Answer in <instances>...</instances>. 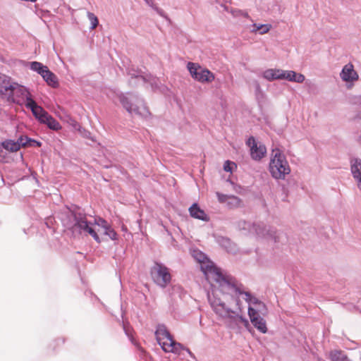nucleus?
<instances>
[{
	"mask_svg": "<svg viewBox=\"0 0 361 361\" xmlns=\"http://www.w3.org/2000/svg\"><path fill=\"white\" fill-rule=\"evenodd\" d=\"M63 221L74 236L90 235L97 243L101 242L100 238L92 228V222L87 220V214L80 208L68 210Z\"/></svg>",
	"mask_w": 361,
	"mask_h": 361,
	"instance_id": "nucleus-1",
	"label": "nucleus"
},
{
	"mask_svg": "<svg viewBox=\"0 0 361 361\" xmlns=\"http://www.w3.org/2000/svg\"><path fill=\"white\" fill-rule=\"evenodd\" d=\"M195 259L201 263V269L204 273L206 279L214 286L213 282H215L220 288V291L235 290L240 293L235 285L234 279L230 276H224L220 269L217 268L213 262L210 261L204 262L206 257L202 253L199 252L195 256Z\"/></svg>",
	"mask_w": 361,
	"mask_h": 361,
	"instance_id": "nucleus-2",
	"label": "nucleus"
},
{
	"mask_svg": "<svg viewBox=\"0 0 361 361\" xmlns=\"http://www.w3.org/2000/svg\"><path fill=\"white\" fill-rule=\"evenodd\" d=\"M269 171L272 178L276 180H285L286 176L291 171L286 156L279 148L272 149Z\"/></svg>",
	"mask_w": 361,
	"mask_h": 361,
	"instance_id": "nucleus-3",
	"label": "nucleus"
},
{
	"mask_svg": "<svg viewBox=\"0 0 361 361\" xmlns=\"http://www.w3.org/2000/svg\"><path fill=\"white\" fill-rule=\"evenodd\" d=\"M208 298L212 310L218 316L224 319H230L235 322H241L245 327L249 326L247 319L240 315L238 312L228 307L220 298H216L215 295H213V298H212L210 295H208Z\"/></svg>",
	"mask_w": 361,
	"mask_h": 361,
	"instance_id": "nucleus-4",
	"label": "nucleus"
},
{
	"mask_svg": "<svg viewBox=\"0 0 361 361\" xmlns=\"http://www.w3.org/2000/svg\"><path fill=\"white\" fill-rule=\"evenodd\" d=\"M119 100L123 106L130 114H135L144 118H147L150 114L143 99L135 94H121L119 95Z\"/></svg>",
	"mask_w": 361,
	"mask_h": 361,
	"instance_id": "nucleus-5",
	"label": "nucleus"
},
{
	"mask_svg": "<svg viewBox=\"0 0 361 361\" xmlns=\"http://www.w3.org/2000/svg\"><path fill=\"white\" fill-rule=\"evenodd\" d=\"M12 85L13 87L11 88V90L8 91V94L6 96L8 102L20 106H25L27 103H30V101L33 100L28 88L15 81Z\"/></svg>",
	"mask_w": 361,
	"mask_h": 361,
	"instance_id": "nucleus-6",
	"label": "nucleus"
},
{
	"mask_svg": "<svg viewBox=\"0 0 361 361\" xmlns=\"http://www.w3.org/2000/svg\"><path fill=\"white\" fill-rule=\"evenodd\" d=\"M251 234L259 238L273 240L275 243L283 242L287 238L283 232H279L262 222L252 223Z\"/></svg>",
	"mask_w": 361,
	"mask_h": 361,
	"instance_id": "nucleus-7",
	"label": "nucleus"
},
{
	"mask_svg": "<svg viewBox=\"0 0 361 361\" xmlns=\"http://www.w3.org/2000/svg\"><path fill=\"white\" fill-rule=\"evenodd\" d=\"M234 283L240 293H239L238 291L226 290H222L221 292L223 293L229 294V295H233L234 293L237 295H240L244 294L245 296V300L250 305L248 307V310L252 309V310H255V315H262L263 317L267 316L268 314V310H267L266 305L262 301L257 299V298L253 297L249 292H245V291L242 290L240 289V288L235 283V279H234Z\"/></svg>",
	"mask_w": 361,
	"mask_h": 361,
	"instance_id": "nucleus-8",
	"label": "nucleus"
},
{
	"mask_svg": "<svg viewBox=\"0 0 361 361\" xmlns=\"http://www.w3.org/2000/svg\"><path fill=\"white\" fill-rule=\"evenodd\" d=\"M150 275L154 283L161 288H166L172 279L169 269L158 262H155L151 267Z\"/></svg>",
	"mask_w": 361,
	"mask_h": 361,
	"instance_id": "nucleus-9",
	"label": "nucleus"
},
{
	"mask_svg": "<svg viewBox=\"0 0 361 361\" xmlns=\"http://www.w3.org/2000/svg\"><path fill=\"white\" fill-rule=\"evenodd\" d=\"M187 68L192 78L200 82H212L215 78L213 73L197 63L188 62Z\"/></svg>",
	"mask_w": 361,
	"mask_h": 361,
	"instance_id": "nucleus-10",
	"label": "nucleus"
},
{
	"mask_svg": "<svg viewBox=\"0 0 361 361\" xmlns=\"http://www.w3.org/2000/svg\"><path fill=\"white\" fill-rule=\"evenodd\" d=\"M246 145L250 147V154L254 161H261L267 154L266 146L259 142H257L253 136H250L246 141Z\"/></svg>",
	"mask_w": 361,
	"mask_h": 361,
	"instance_id": "nucleus-11",
	"label": "nucleus"
},
{
	"mask_svg": "<svg viewBox=\"0 0 361 361\" xmlns=\"http://www.w3.org/2000/svg\"><path fill=\"white\" fill-rule=\"evenodd\" d=\"M248 316L252 324L260 333L266 334L267 332V322L262 315H255V310H247Z\"/></svg>",
	"mask_w": 361,
	"mask_h": 361,
	"instance_id": "nucleus-12",
	"label": "nucleus"
},
{
	"mask_svg": "<svg viewBox=\"0 0 361 361\" xmlns=\"http://www.w3.org/2000/svg\"><path fill=\"white\" fill-rule=\"evenodd\" d=\"M341 78L347 82H353L358 80V74L355 71L352 63H348L345 65L340 73Z\"/></svg>",
	"mask_w": 361,
	"mask_h": 361,
	"instance_id": "nucleus-13",
	"label": "nucleus"
},
{
	"mask_svg": "<svg viewBox=\"0 0 361 361\" xmlns=\"http://www.w3.org/2000/svg\"><path fill=\"white\" fill-rule=\"evenodd\" d=\"M162 350L166 353H172L178 355L180 353L181 350H185L190 356H193L188 348H185L181 343L174 341L173 338L168 343H162Z\"/></svg>",
	"mask_w": 361,
	"mask_h": 361,
	"instance_id": "nucleus-14",
	"label": "nucleus"
},
{
	"mask_svg": "<svg viewBox=\"0 0 361 361\" xmlns=\"http://www.w3.org/2000/svg\"><path fill=\"white\" fill-rule=\"evenodd\" d=\"M156 339L159 345L162 348V343H168L172 340L173 336L167 330L164 324H158L155 331Z\"/></svg>",
	"mask_w": 361,
	"mask_h": 361,
	"instance_id": "nucleus-15",
	"label": "nucleus"
},
{
	"mask_svg": "<svg viewBox=\"0 0 361 361\" xmlns=\"http://www.w3.org/2000/svg\"><path fill=\"white\" fill-rule=\"evenodd\" d=\"M25 107L30 109L33 116L40 122L47 116L48 112L46 111L42 106H39L33 99L30 103L25 104Z\"/></svg>",
	"mask_w": 361,
	"mask_h": 361,
	"instance_id": "nucleus-16",
	"label": "nucleus"
},
{
	"mask_svg": "<svg viewBox=\"0 0 361 361\" xmlns=\"http://www.w3.org/2000/svg\"><path fill=\"white\" fill-rule=\"evenodd\" d=\"M351 173L357 183V187L361 190V159L355 158L350 160Z\"/></svg>",
	"mask_w": 361,
	"mask_h": 361,
	"instance_id": "nucleus-17",
	"label": "nucleus"
},
{
	"mask_svg": "<svg viewBox=\"0 0 361 361\" xmlns=\"http://www.w3.org/2000/svg\"><path fill=\"white\" fill-rule=\"evenodd\" d=\"M14 80L9 76L0 73V95L2 97H5L8 94L9 90H11V87H13L12 85L13 84Z\"/></svg>",
	"mask_w": 361,
	"mask_h": 361,
	"instance_id": "nucleus-18",
	"label": "nucleus"
},
{
	"mask_svg": "<svg viewBox=\"0 0 361 361\" xmlns=\"http://www.w3.org/2000/svg\"><path fill=\"white\" fill-rule=\"evenodd\" d=\"M189 212L192 217L202 221H208L209 218L204 210L201 209L197 203L192 204L189 208Z\"/></svg>",
	"mask_w": 361,
	"mask_h": 361,
	"instance_id": "nucleus-19",
	"label": "nucleus"
},
{
	"mask_svg": "<svg viewBox=\"0 0 361 361\" xmlns=\"http://www.w3.org/2000/svg\"><path fill=\"white\" fill-rule=\"evenodd\" d=\"M128 74L130 76L129 83L131 86H135L138 85L140 82H145L148 80L141 74L139 71L134 70L133 68L128 69Z\"/></svg>",
	"mask_w": 361,
	"mask_h": 361,
	"instance_id": "nucleus-20",
	"label": "nucleus"
},
{
	"mask_svg": "<svg viewBox=\"0 0 361 361\" xmlns=\"http://www.w3.org/2000/svg\"><path fill=\"white\" fill-rule=\"evenodd\" d=\"M41 76L49 86L54 88H56L59 86V80L57 76L51 71H49L48 68L44 69Z\"/></svg>",
	"mask_w": 361,
	"mask_h": 361,
	"instance_id": "nucleus-21",
	"label": "nucleus"
},
{
	"mask_svg": "<svg viewBox=\"0 0 361 361\" xmlns=\"http://www.w3.org/2000/svg\"><path fill=\"white\" fill-rule=\"evenodd\" d=\"M42 123L46 124L50 129L54 130H59L61 128V126L54 117L49 114L43 120Z\"/></svg>",
	"mask_w": 361,
	"mask_h": 361,
	"instance_id": "nucleus-22",
	"label": "nucleus"
},
{
	"mask_svg": "<svg viewBox=\"0 0 361 361\" xmlns=\"http://www.w3.org/2000/svg\"><path fill=\"white\" fill-rule=\"evenodd\" d=\"M236 228L242 231L244 234H251L252 228V223L245 220H240L235 224Z\"/></svg>",
	"mask_w": 361,
	"mask_h": 361,
	"instance_id": "nucleus-23",
	"label": "nucleus"
},
{
	"mask_svg": "<svg viewBox=\"0 0 361 361\" xmlns=\"http://www.w3.org/2000/svg\"><path fill=\"white\" fill-rule=\"evenodd\" d=\"M329 358L331 361H347L349 359L343 351L338 350H331Z\"/></svg>",
	"mask_w": 361,
	"mask_h": 361,
	"instance_id": "nucleus-24",
	"label": "nucleus"
},
{
	"mask_svg": "<svg viewBox=\"0 0 361 361\" xmlns=\"http://www.w3.org/2000/svg\"><path fill=\"white\" fill-rule=\"evenodd\" d=\"M253 29L251 30L252 32H259L260 35L267 33L271 28L270 24H252Z\"/></svg>",
	"mask_w": 361,
	"mask_h": 361,
	"instance_id": "nucleus-25",
	"label": "nucleus"
},
{
	"mask_svg": "<svg viewBox=\"0 0 361 361\" xmlns=\"http://www.w3.org/2000/svg\"><path fill=\"white\" fill-rule=\"evenodd\" d=\"M2 146L4 149L10 151V152H17L20 149V145L19 143L12 140H6L2 142Z\"/></svg>",
	"mask_w": 361,
	"mask_h": 361,
	"instance_id": "nucleus-26",
	"label": "nucleus"
},
{
	"mask_svg": "<svg viewBox=\"0 0 361 361\" xmlns=\"http://www.w3.org/2000/svg\"><path fill=\"white\" fill-rule=\"evenodd\" d=\"M47 66L43 65L42 63L37 61H32L30 63V69L37 72L38 74L42 75V72L44 69H47Z\"/></svg>",
	"mask_w": 361,
	"mask_h": 361,
	"instance_id": "nucleus-27",
	"label": "nucleus"
},
{
	"mask_svg": "<svg viewBox=\"0 0 361 361\" xmlns=\"http://www.w3.org/2000/svg\"><path fill=\"white\" fill-rule=\"evenodd\" d=\"M276 71L274 69H267L263 73V78L269 81L276 80L279 76L275 75Z\"/></svg>",
	"mask_w": 361,
	"mask_h": 361,
	"instance_id": "nucleus-28",
	"label": "nucleus"
},
{
	"mask_svg": "<svg viewBox=\"0 0 361 361\" xmlns=\"http://www.w3.org/2000/svg\"><path fill=\"white\" fill-rule=\"evenodd\" d=\"M87 16L91 23L90 29L94 30L99 24L97 17L93 13H91L90 11L87 13Z\"/></svg>",
	"mask_w": 361,
	"mask_h": 361,
	"instance_id": "nucleus-29",
	"label": "nucleus"
},
{
	"mask_svg": "<svg viewBox=\"0 0 361 361\" xmlns=\"http://www.w3.org/2000/svg\"><path fill=\"white\" fill-rule=\"evenodd\" d=\"M232 16L235 18L243 17L246 18H250V16L248 13L245 11L240 10V9H233L231 11Z\"/></svg>",
	"mask_w": 361,
	"mask_h": 361,
	"instance_id": "nucleus-30",
	"label": "nucleus"
},
{
	"mask_svg": "<svg viewBox=\"0 0 361 361\" xmlns=\"http://www.w3.org/2000/svg\"><path fill=\"white\" fill-rule=\"evenodd\" d=\"M104 234L109 236L113 240H117L118 235L110 225L104 229Z\"/></svg>",
	"mask_w": 361,
	"mask_h": 361,
	"instance_id": "nucleus-31",
	"label": "nucleus"
},
{
	"mask_svg": "<svg viewBox=\"0 0 361 361\" xmlns=\"http://www.w3.org/2000/svg\"><path fill=\"white\" fill-rule=\"evenodd\" d=\"M31 138H29L27 137H20L17 142L19 143L20 147H26V146H32V144H30Z\"/></svg>",
	"mask_w": 361,
	"mask_h": 361,
	"instance_id": "nucleus-32",
	"label": "nucleus"
},
{
	"mask_svg": "<svg viewBox=\"0 0 361 361\" xmlns=\"http://www.w3.org/2000/svg\"><path fill=\"white\" fill-rule=\"evenodd\" d=\"M92 224H93V225L95 224V225H97V226L102 227V228H104V230L109 226L108 222L105 219H104L101 217L94 219V221Z\"/></svg>",
	"mask_w": 361,
	"mask_h": 361,
	"instance_id": "nucleus-33",
	"label": "nucleus"
},
{
	"mask_svg": "<svg viewBox=\"0 0 361 361\" xmlns=\"http://www.w3.org/2000/svg\"><path fill=\"white\" fill-rule=\"evenodd\" d=\"M295 74L296 73L293 71H286V73L284 74V79L290 82H294L295 80Z\"/></svg>",
	"mask_w": 361,
	"mask_h": 361,
	"instance_id": "nucleus-34",
	"label": "nucleus"
},
{
	"mask_svg": "<svg viewBox=\"0 0 361 361\" xmlns=\"http://www.w3.org/2000/svg\"><path fill=\"white\" fill-rule=\"evenodd\" d=\"M228 199L231 201L228 202V203L233 204L235 207L240 206V204L241 203L240 199L236 196H234V195L230 196V197H228Z\"/></svg>",
	"mask_w": 361,
	"mask_h": 361,
	"instance_id": "nucleus-35",
	"label": "nucleus"
},
{
	"mask_svg": "<svg viewBox=\"0 0 361 361\" xmlns=\"http://www.w3.org/2000/svg\"><path fill=\"white\" fill-rule=\"evenodd\" d=\"M233 166H235V163L228 160L224 164V169L227 172H232Z\"/></svg>",
	"mask_w": 361,
	"mask_h": 361,
	"instance_id": "nucleus-36",
	"label": "nucleus"
},
{
	"mask_svg": "<svg viewBox=\"0 0 361 361\" xmlns=\"http://www.w3.org/2000/svg\"><path fill=\"white\" fill-rule=\"evenodd\" d=\"M276 71L275 75L279 76V78H276V80H283L284 79V74L286 73V71L281 70V69H274Z\"/></svg>",
	"mask_w": 361,
	"mask_h": 361,
	"instance_id": "nucleus-37",
	"label": "nucleus"
},
{
	"mask_svg": "<svg viewBox=\"0 0 361 361\" xmlns=\"http://www.w3.org/2000/svg\"><path fill=\"white\" fill-rule=\"evenodd\" d=\"M295 80L294 82H298V83H302L305 80V77L304 75H302L301 73H297L295 74Z\"/></svg>",
	"mask_w": 361,
	"mask_h": 361,
	"instance_id": "nucleus-38",
	"label": "nucleus"
},
{
	"mask_svg": "<svg viewBox=\"0 0 361 361\" xmlns=\"http://www.w3.org/2000/svg\"><path fill=\"white\" fill-rule=\"evenodd\" d=\"M144 1L146 2V4H147V5H149V6L150 7H152V8H154V6H156V5L154 4L153 0H144Z\"/></svg>",
	"mask_w": 361,
	"mask_h": 361,
	"instance_id": "nucleus-39",
	"label": "nucleus"
},
{
	"mask_svg": "<svg viewBox=\"0 0 361 361\" xmlns=\"http://www.w3.org/2000/svg\"><path fill=\"white\" fill-rule=\"evenodd\" d=\"M153 9L156 11L157 13H159L160 16H164V11L161 9L159 8L157 6H155Z\"/></svg>",
	"mask_w": 361,
	"mask_h": 361,
	"instance_id": "nucleus-40",
	"label": "nucleus"
},
{
	"mask_svg": "<svg viewBox=\"0 0 361 361\" xmlns=\"http://www.w3.org/2000/svg\"><path fill=\"white\" fill-rule=\"evenodd\" d=\"M153 9L156 11L157 13H159L160 16H164V11L161 9L159 8L157 6H155Z\"/></svg>",
	"mask_w": 361,
	"mask_h": 361,
	"instance_id": "nucleus-41",
	"label": "nucleus"
},
{
	"mask_svg": "<svg viewBox=\"0 0 361 361\" xmlns=\"http://www.w3.org/2000/svg\"><path fill=\"white\" fill-rule=\"evenodd\" d=\"M30 144H32H32H35V145H36V146H37V147H40V146H41V142H38V141L35 140H33V139H31Z\"/></svg>",
	"mask_w": 361,
	"mask_h": 361,
	"instance_id": "nucleus-42",
	"label": "nucleus"
},
{
	"mask_svg": "<svg viewBox=\"0 0 361 361\" xmlns=\"http://www.w3.org/2000/svg\"><path fill=\"white\" fill-rule=\"evenodd\" d=\"M224 243L226 244H230V240L228 238H223Z\"/></svg>",
	"mask_w": 361,
	"mask_h": 361,
	"instance_id": "nucleus-43",
	"label": "nucleus"
},
{
	"mask_svg": "<svg viewBox=\"0 0 361 361\" xmlns=\"http://www.w3.org/2000/svg\"><path fill=\"white\" fill-rule=\"evenodd\" d=\"M123 329H124V331H125V332H126V335H127L128 337H130V335H129V334H128V330H127V329H126V327L125 326H123Z\"/></svg>",
	"mask_w": 361,
	"mask_h": 361,
	"instance_id": "nucleus-44",
	"label": "nucleus"
},
{
	"mask_svg": "<svg viewBox=\"0 0 361 361\" xmlns=\"http://www.w3.org/2000/svg\"><path fill=\"white\" fill-rule=\"evenodd\" d=\"M226 250H227V251H228V252H233V251H234L233 250H232V249H229V248H228V247H226Z\"/></svg>",
	"mask_w": 361,
	"mask_h": 361,
	"instance_id": "nucleus-45",
	"label": "nucleus"
},
{
	"mask_svg": "<svg viewBox=\"0 0 361 361\" xmlns=\"http://www.w3.org/2000/svg\"><path fill=\"white\" fill-rule=\"evenodd\" d=\"M347 361H352V360H350V359H348Z\"/></svg>",
	"mask_w": 361,
	"mask_h": 361,
	"instance_id": "nucleus-46",
	"label": "nucleus"
},
{
	"mask_svg": "<svg viewBox=\"0 0 361 361\" xmlns=\"http://www.w3.org/2000/svg\"><path fill=\"white\" fill-rule=\"evenodd\" d=\"M360 119H361V118H360Z\"/></svg>",
	"mask_w": 361,
	"mask_h": 361,
	"instance_id": "nucleus-47",
	"label": "nucleus"
}]
</instances>
